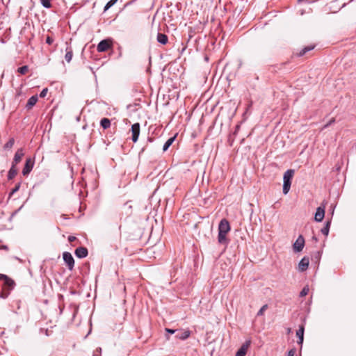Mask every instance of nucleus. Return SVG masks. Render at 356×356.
Masks as SVG:
<instances>
[{
  "mask_svg": "<svg viewBox=\"0 0 356 356\" xmlns=\"http://www.w3.org/2000/svg\"><path fill=\"white\" fill-rule=\"evenodd\" d=\"M230 230V225L229 222L226 219L220 220L218 225V241L219 243L227 245L228 240L227 239L226 235Z\"/></svg>",
  "mask_w": 356,
  "mask_h": 356,
  "instance_id": "obj_1",
  "label": "nucleus"
},
{
  "mask_svg": "<svg viewBox=\"0 0 356 356\" xmlns=\"http://www.w3.org/2000/svg\"><path fill=\"white\" fill-rule=\"evenodd\" d=\"M294 172V170L289 169L287 170L284 174L282 191L284 195L287 194L290 190L291 185V179L293 177Z\"/></svg>",
  "mask_w": 356,
  "mask_h": 356,
  "instance_id": "obj_2",
  "label": "nucleus"
},
{
  "mask_svg": "<svg viewBox=\"0 0 356 356\" xmlns=\"http://www.w3.org/2000/svg\"><path fill=\"white\" fill-rule=\"evenodd\" d=\"M0 280H3V289L10 293V291L13 289L15 282L13 280L3 274H0Z\"/></svg>",
  "mask_w": 356,
  "mask_h": 356,
  "instance_id": "obj_3",
  "label": "nucleus"
},
{
  "mask_svg": "<svg viewBox=\"0 0 356 356\" xmlns=\"http://www.w3.org/2000/svg\"><path fill=\"white\" fill-rule=\"evenodd\" d=\"M112 47L110 40H103L97 44V50L98 52H104L111 49Z\"/></svg>",
  "mask_w": 356,
  "mask_h": 356,
  "instance_id": "obj_4",
  "label": "nucleus"
},
{
  "mask_svg": "<svg viewBox=\"0 0 356 356\" xmlns=\"http://www.w3.org/2000/svg\"><path fill=\"white\" fill-rule=\"evenodd\" d=\"M63 258L64 261L67 264L68 269L72 270L74 266V259L71 253L68 252H65L63 254Z\"/></svg>",
  "mask_w": 356,
  "mask_h": 356,
  "instance_id": "obj_5",
  "label": "nucleus"
},
{
  "mask_svg": "<svg viewBox=\"0 0 356 356\" xmlns=\"http://www.w3.org/2000/svg\"><path fill=\"white\" fill-rule=\"evenodd\" d=\"M305 245V238L302 235H300L293 245V250L299 252L302 250Z\"/></svg>",
  "mask_w": 356,
  "mask_h": 356,
  "instance_id": "obj_6",
  "label": "nucleus"
},
{
  "mask_svg": "<svg viewBox=\"0 0 356 356\" xmlns=\"http://www.w3.org/2000/svg\"><path fill=\"white\" fill-rule=\"evenodd\" d=\"M33 165L34 161L31 158L26 159L24 167L22 170V175L24 176H27L32 170Z\"/></svg>",
  "mask_w": 356,
  "mask_h": 356,
  "instance_id": "obj_7",
  "label": "nucleus"
},
{
  "mask_svg": "<svg viewBox=\"0 0 356 356\" xmlns=\"http://www.w3.org/2000/svg\"><path fill=\"white\" fill-rule=\"evenodd\" d=\"M251 344V340H247L237 350L235 356H245L247 350Z\"/></svg>",
  "mask_w": 356,
  "mask_h": 356,
  "instance_id": "obj_8",
  "label": "nucleus"
},
{
  "mask_svg": "<svg viewBox=\"0 0 356 356\" xmlns=\"http://www.w3.org/2000/svg\"><path fill=\"white\" fill-rule=\"evenodd\" d=\"M131 133H132V137L131 139L133 142L136 143L137 142L139 135H140V124L139 123H135L131 126Z\"/></svg>",
  "mask_w": 356,
  "mask_h": 356,
  "instance_id": "obj_9",
  "label": "nucleus"
},
{
  "mask_svg": "<svg viewBox=\"0 0 356 356\" xmlns=\"http://www.w3.org/2000/svg\"><path fill=\"white\" fill-rule=\"evenodd\" d=\"M325 216V206L316 209L314 219L316 222H321Z\"/></svg>",
  "mask_w": 356,
  "mask_h": 356,
  "instance_id": "obj_10",
  "label": "nucleus"
},
{
  "mask_svg": "<svg viewBox=\"0 0 356 356\" xmlns=\"http://www.w3.org/2000/svg\"><path fill=\"white\" fill-rule=\"evenodd\" d=\"M309 259L307 257H304L298 264V270L300 272L305 271L309 266Z\"/></svg>",
  "mask_w": 356,
  "mask_h": 356,
  "instance_id": "obj_11",
  "label": "nucleus"
},
{
  "mask_svg": "<svg viewBox=\"0 0 356 356\" xmlns=\"http://www.w3.org/2000/svg\"><path fill=\"white\" fill-rule=\"evenodd\" d=\"M74 253L78 258L83 259L88 256V251L86 248L79 247L75 250Z\"/></svg>",
  "mask_w": 356,
  "mask_h": 356,
  "instance_id": "obj_12",
  "label": "nucleus"
},
{
  "mask_svg": "<svg viewBox=\"0 0 356 356\" xmlns=\"http://www.w3.org/2000/svg\"><path fill=\"white\" fill-rule=\"evenodd\" d=\"M305 327L303 325L299 326V329L296 331V335L298 337V343L302 345L304 339Z\"/></svg>",
  "mask_w": 356,
  "mask_h": 356,
  "instance_id": "obj_13",
  "label": "nucleus"
},
{
  "mask_svg": "<svg viewBox=\"0 0 356 356\" xmlns=\"http://www.w3.org/2000/svg\"><path fill=\"white\" fill-rule=\"evenodd\" d=\"M24 156L23 150L22 149H18L16 153L15 154L13 161L12 162L13 164L17 165L18 163L20 162L22 160V158Z\"/></svg>",
  "mask_w": 356,
  "mask_h": 356,
  "instance_id": "obj_14",
  "label": "nucleus"
},
{
  "mask_svg": "<svg viewBox=\"0 0 356 356\" xmlns=\"http://www.w3.org/2000/svg\"><path fill=\"white\" fill-rule=\"evenodd\" d=\"M38 96L37 95H33L31 96L26 103V107L27 109L31 108L38 102Z\"/></svg>",
  "mask_w": 356,
  "mask_h": 356,
  "instance_id": "obj_15",
  "label": "nucleus"
},
{
  "mask_svg": "<svg viewBox=\"0 0 356 356\" xmlns=\"http://www.w3.org/2000/svg\"><path fill=\"white\" fill-rule=\"evenodd\" d=\"M66 54L65 55V59L67 63H70L73 56V51L71 47L67 46L65 49Z\"/></svg>",
  "mask_w": 356,
  "mask_h": 356,
  "instance_id": "obj_16",
  "label": "nucleus"
},
{
  "mask_svg": "<svg viewBox=\"0 0 356 356\" xmlns=\"http://www.w3.org/2000/svg\"><path fill=\"white\" fill-rule=\"evenodd\" d=\"M17 173V170L16 169V165L12 163L11 168H10L8 173V179L9 180L13 179Z\"/></svg>",
  "mask_w": 356,
  "mask_h": 356,
  "instance_id": "obj_17",
  "label": "nucleus"
},
{
  "mask_svg": "<svg viewBox=\"0 0 356 356\" xmlns=\"http://www.w3.org/2000/svg\"><path fill=\"white\" fill-rule=\"evenodd\" d=\"M314 47H315L314 45H309V46H307V47H304L303 49H302L300 51L299 53L297 54V56H298V57L303 56L307 52L314 49Z\"/></svg>",
  "mask_w": 356,
  "mask_h": 356,
  "instance_id": "obj_18",
  "label": "nucleus"
},
{
  "mask_svg": "<svg viewBox=\"0 0 356 356\" xmlns=\"http://www.w3.org/2000/svg\"><path fill=\"white\" fill-rule=\"evenodd\" d=\"M168 36L165 34L159 33L157 35V41L162 44H165L168 42Z\"/></svg>",
  "mask_w": 356,
  "mask_h": 356,
  "instance_id": "obj_19",
  "label": "nucleus"
},
{
  "mask_svg": "<svg viewBox=\"0 0 356 356\" xmlns=\"http://www.w3.org/2000/svg\"><path fill=\"white\" fill-rule=\"evenodd\" d=\"M100 125L104 129H106L111 127V121L108 118H102L100 121Z\"/></svg>",
  "mask_w": 356,
  "mask_h": 356,
  "instance_id": "obj_20",
  "label": "nucleus"
},
{
  "mask_svg": "<svg viewBox=\"0 0 356 356\" xmlns=\"http://www.w3.org/2000/svg\"><path fill=\"white\" fill-rule=\"evenodd\" d=\"M330 221H327L326 222V224L325 225V226L321 229V232L325 235V236H327L328 234H329V231H330Z\"/></svg>",
  "mask_w": 356,
  "mask_h": 356,
  "instance_id": "obj_21",
  "label": "nucleus"
},
{
  "mask_svg": "<svg viewBox=\"0 0 356 356\" xmlns=\"http://www.w3.org/2000/svg\"><path fill=\"white\" fill-rule=\"evenodd\" d=\"M175 139V136L171 137L167 140V141L165 143V144L163 145V150L164 152L166 151L170 147V146L174 142Z\"/></svg>",
  "mask_w": 356,
  "mask_h": 356,
  "instance_id": "obj_22",
  "label": "nucleus"
},
{
  "mask_svg": "<svg viewBox=\"0 0 356 356\" xmlns=\"http://www.w3.org/2000/svg\"><path fill=\"white\" fill-rule=\"evenodd\" d=\"M200 38V36L197 35V36H195V35H193L192 33V31H191L189 33V38H188V43L190 44H192V43H195L197 42L198 39Z\"/></svg>",
  "mask_w": 356,
  "mask_h": 356,
  "instance_id": "obj_23",
  "label": "nucleus"
},
{
  "mask_svg": "<svg viewBox=\"0 0 356 356\" xmlns=\"http://www.w3.org/2000/svg\"><path fill=\"white\" fill-rule=\"evenodd\" d=\"M14 143H15L14 138H10L9 140L4 145L3 149L6 150L10 149L13 147Z\"/></svg>",
  "mask_w": 356,
  "mask_h": 356,
  "instance_id": "obj_24",
  "label": "nucleus"
},
{
  "mask_svg": "<svg viewBox=\"0 0 356 356\" xmlns=\"http://www.w3.org/2000/svg\"><path fill=\"white\" fill-rule=\"evenodd\" d=\"M176 337L179 339H185L189 337V332H179L176 335Z\"/></svg>",
  "mask_w": 356,
  "mask_h": 356,
  "instance_id": "obj_25",
  "label": "nucleus"
},
{
  "mask_svg": "<svg viewBox=\"0 0 356 356\" xmlns=\"http://www.w3.org/2000/svg\"><path fill=\"white\" fill-rule=\"evenodd\" d=\"M118 1V0H110L105 6L104 7V11H106L107 10H108L111 7H112L116 2Z\"/></svg>",
  "mask_w": 356,
  "mask_h": 356,
  "instance_id": "obj_26",
  "label": "nucleus"
},
{
  "mask_svg": "<svg viewBox=\"0 0 356 356\" xmlns=\"http://www.w3.org/2000/svg\"><path fill=\"white\" fill-rule=\"evenodd\" d=\"M29 70V67L27 65H24L17 69V72L21 74H25Z\"/></svg>",
  "mask_w": 356,
  "mask_h": 356,
  "instance_id": "obj_27",
  "label": "nucleus"
},
{
  "mask_svg": "<svg viewBox=\"0 0 356 356\" xmlns=\"http://www.w3.org/2000/svg\"><path fill=\"white\" fill-rule=\"evenodd\" d=\"M309 289L308 286H304L303 289H302V291L300 293V297H304V296H307L308 294V293H309Z\"/></svg>",
  "mask_w": 356,
  "mask_h": 356,
  "instance_id": "obj_28",
  "label": "nucleus"
},
{
  "mask_svg": "<svg viewBox=\"0 0 356 356\" xmlns=\"http://www.w3.org/2000/svg\"><path fill=\"white\" fill-rule=\"evenodd\" d=\"M41 4L46 8H49L51 6L50 0H40Z\"/></svg>",
  "mask_w": 356,
  "mask_h": 356,
  "instance_id": "obj_29",
  "label": "nucleus"
},
{
  "mask_svg": "<svg viewBox=\"0 0 356 356\" xmlns=\"http://www.w3.org/2000/svg\"><path fill=\"white\" fill-rule=\"evenodd\" d=\"M268 305H263L257 312V316H262L264 312L267 309Z\"/></svg>",
  "mask_w": 356,
  "mask_h": 356,
  "instance_id": "obj_30",
  "label": "nucleus"
},
{
  "mask_svg": "<svg viewBox=\"0 0 356 356\" xmlns=\"http://www.w3.org/2000/svg\"><path fill=\"white\" fill-rule=\"evenodd\" d=\"M9 293H10L8 291L3 289V291L1 292H0V298H3V299L7 298Z\"/></svg>",
  "mask_w": 356,
  "mask_h": 356,
  "instance_id": "obj_31",
  "label": "nucleus"
},
{
  "mask_svg": "<svg viewBox=\"0 0 356 356\" xmlns=\"http://www.w3.org/2000/svg\"><path fill=\"white\" fill-rule=\"evenodd\" d=\"M20 188V183H18L15 188H13L10 192V195L19 191Z\"/></svg>",
  "mask_w": 356,
  "mask_h": 356,
  "instance_id": "obj_32",
  "label": "nucleus"
},
{
  "mask_svg": "<svg viewBox=\"0 0 356 356\" xmlns=\"http://www.w3.org/2000/svg\"><path fill=\"white\" fill-rule=\"evenodd\" d=\"M47 92H48L47 88L42 89V90L40 93V97L42 98L45 97L47 94Z\"/></svg>",
  "mask_w": 356,
  "mask_h": 356,
  "instance_id": "obj_33",
  "label": "nucleus"
},
{
  "mask_svg": "<svg viewBox=\"0 0 356 356\" xmlns=\"http://www.w3.org/2000/svg\"><path fill=\"white\" fill-rule=\"evenodd\" d=\"M321 252L319 251H317L314 253V259L316 260V261H319L320 258H321Z\"/></svg>",
  "mask_w": 356,
  "mask_h": 356,
  "instance_id": "obj_34",
  "label": "nucleus"
},
{
  "mask_svg": "<svg viewBox=\"0 0 356 356\" xmlns=\"http://www.w3.org/2000/svg\"><path fill=\"white\" fill-rule=\"evenodd\" d=\"M102 353V348H97L95 351L94 352L93 356H100Z\"/></svg>",
  "mask_w": 356,
  "mask_h": 356,
  "instance_id": "obj_35",
  "label": "nucleus"
},
{
  "mask_svg": "<svg viewBox=\"0 0 356 356\" xmlns=\"http://www.w3.org/2000/svg\"><path fill=\"white\" fill-rule=\"evenodd\" d=\"M46 42L48 44H51L54 42V39L50 36H47L46 38Z\"/></svg>",
  "mask_w": 356,
  "mask_h": 356,
  "instance_id": "obj_36",
  "label": "nucleus"
},
{
  "mask_svg": "<svg viewBox=\"0 0 356 356\" xmlns=\"http://www.w3.org/2000/svg\"><path fill=\"white\" fill-rule=\"evenodd\" d=\"M335 121L334 118H332L326 124L324 125V128H327L330 126Z\"/></svg>",
  "mask_w": 356,
  "mask_h": 356,
  "instance_id": "obj_37",
  "label": "nucleus"
},
{
  "mask_svg": "<svg viewBox=\"0 0 356 356\" xmlns=\"http://www.w3.org/2000/svg\"><path fill=\"white\" fill-rule=\"evenodd\" d=\"M197 225L198 224L197 223H195L193 225V229L195 231V234H196L197 236L200 235V232L197 231Z\"/></svg>",
  "mask_w": 356,
  "mask_h": 356,
  "instance_id": "obj_38",
  "label": "nucleus"
},
{
  "mask_svg": "<svg viewBox=\"0 0 356 356\" xmlns=\"http://www.w3.org/2000/svg\"><path fill=\"white\" fill-rule=\"evenodd\" d=\"M295 354H296V349H294V348L291 349L288 352V356H294Z\"/></svg>",
  "mask_w": 356,
  "mask_h": 356,
  "instance_id": "obj_39",
  "label": "nucleus"
},
{
  "mask_svg": "<svg viewBox=\"0 0 356 356\" xmlns=\"http://www.w3.org/2000/svg\"><path fill=\"white\" fill-rule=\"evenodd\" d=\"M76 239V237H75V236H70L68 237V241H69L70 242H73V241H74Z\"/></svg>",
  "mask_w": 356,
  "mask_h": 356,
  "instance_id": "obj_40",
  "label": "nucleus"
},
{
  "mask_svg": "<svg viewBox=\"0 0 356 356\" xmlns=\"http://www.w3.org/2000/svg\"><path fill=\"white\" fill-rule=\"evenodd\" d=\"M166 331L169 333L173 334L175 332V330H170V329H166Z\"/></svg>",
  "mask_w": 356,
  "mask_h": 356,
  "instance_id": "obj_41",
  "label": "nucleus"
},
{
  "mask_svg": "<svg viewBox=\"0 0 356 356\" xmlns=\"http://www.w3.org/2000/svg\"><path fill=\"white\" fill-rule=\"evenodd\" d=\"M204 60H205V61H207V62H208V61H209V57H208V56H207V55H206V56H204Z\"/></svg>",
  "mask_w": 356,
  "mask_h": 356,
  "instance_id": "obj_42",
  "label": "nucleus"
},
{
  "mask_svg": "<svg viewBox=\"0 0 356 356\" xmlns=\"http://www.w3.org/2000/svg\"><path fill=\"white\" fill-rule=\"evenodd\" d=\"M312 239H313L315 242H317V241H318V239H317L316 236H314L312 237Z\"/></svg>",
  "mask_w": 356,
  "mask_h": 356,
  "instance_id": "obj_43",
  "label": "nucleus"
},
{
  "mask_svg": "<svg viewBox=\"0 0 356 356\" xmlns=\"http://www.w3.org/2000/svg\"><path fill=\"white\" fill-rule=\"evenodd\" d=\"M239 128H240V126H239V125H237V126L236 127L235 133H236V132L239 129Z\"/></svg>",
  "mask_w": 356,
  "mask_h": 356,
  "instance_id": "obj_44",
  "label": "nucleus"
},
{
  "mask_svg": "<svg viewBox=\"0 0 356 356\" xmlns=\"http://www.w3.org/2000/svg\"><path fill=\"white\" fill-rule=\"evenodd\" d=\"M149 141L152 142V138H149L148 139Z\"/></svg>",
  "mask_w": 356,
  "mask_h": 356,
  "instance_id": "obj_45",
  "label": "nucleus"
},
{
  "mask_svg": "<svg viewBox=\"0 0 356 356\" xmlns=\"http://www.w3.org/2000/svg\"><path fill=\"white\" fill-rule=\"evenodd\" d=\"M3 248V249H7V247H6V246H3V248Z\"/></svg>",
  "mask_w": 356,
  "mask_h": 356,
  "instance_id": "obj_46",
  "label": "nucleus"
},
{
  "mask_svg": "<svg viewBox=\"0 0 356 356\" xmlns=\"http://www.w3.org/2000/svg\"><path fill=\"white\" fill-rule=\"evenodd\" d=\"M207 200H204V204H207Z\"/></svg>",
  "mask_w": 356,
  "mask_h": 356,
  "instance_id": "obj_47",
  "label": "nucleus"
},
{
  "mask_svg": "<svg viewBox=\"0 0 356 356\" xmlns=\"http://www.w3.org/2000/svg\"><path fill=\"white\" fill-rule=\"evenodd\" d=\"M302 1V0H298V2H300V1Z\"/></svg>",
  "mask_w": 356,
  "mask_h": 356,
  "instance_id": "obj_48",
  "label": "nucleus"
}]
</instances>
